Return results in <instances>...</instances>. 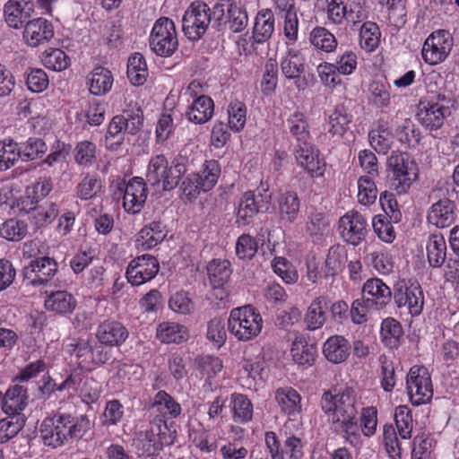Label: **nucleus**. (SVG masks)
Masks as SVG:
<instances>
[{"instance_id": "1", "label": "nucleus", "mask_w": 459, "mask_h": 459, "mask_svg": "<svg viewBox=\"0 0 459 459\" xmlns=\"http://www.w3.org/2000/svg\"><path fill=\"white\" fill-rule=\"evenodd\" d=\"M320 404L324 412L329 416L334 432L354 436L358 424L354 389L347 387L334 395L330 391L325 392Z\"/></svg>"}, {"instance_id": "2", "label": "nucleus", "mask_w": 459, "mask_h": 459, "mask_svg": "<svg viewBox=\"0 0 459 459\" xmlns=\"http://www.w3.org/2000/svg\"><path fill=\"white\" fill-rule=\"evenodd\" d=\"M186 170L183 159L175 160L173 165L169 167L166 157L160 154L150 160L146 180L152 186L162 184V189L169 191L178 185L179 179Z\"/></svg>"}, {"instance_id": "3", "label": "nucleus", "mask_w": 459, "mask_h": 459, "mask_svg": "<svg viewBox=\"0 0 459 459\" xmlns=\"http://www.w3.org/2000/svg\"><path fill=\"white\" fill-rule=\"evenodd\" d=\"M261 315L251 305L233 308L228 319V329L238 341L247 342L262 330Z\"/></svg>"}, {"instance_id": "4", "label": "nucleus", "mask_w": 459, "mask_h": 459, "mask_svg": "<svg viewBox=\"0 0 459 459\" xmlns=\"http://www.w3.org/2000/svg\"><path fill=\"white\" fill-rule=\"evenodd\" d=\"M391 188L398 194L406 193L418 178V167L408 153L393 152L387 160Z\"/></svg>"}, {"instance_id": "5", "label": "nucleus", "mask_w": 459, "mask_h": 459, "mask_svg": "<svg viewBox=\"0 0 459 459\" xmlns=\"http://www.w3.org/2000/svg\"><path fill=\"white\" fill-rule=\"evenodd\" d=\"M450 98L445 94H437L431 99L420 100L416 114L420 125L429 131H437L444 125L446 118L450 116Z\"/></svg>"}, {"instance_id": "6", "label": "nucleus", "mask_w": 459, "mask_h": 459, "mask_svg": "<svg viewBox=\"0 0 459 459\" xmlns=\"http://www.w3.org/2000/svg\"><path fill=\"white\" fill-rule=\"evenodd\" d=\"M393 299L398 308H406L411 316L421 314L424 293L417 281L399 280L393 286Z\"/></svg>"}, {"instance_id": "7", "label": "nucleus", "mask_w": 459, "mask_h": 459, "mask_svg": "<svg viewBox=\"0 0 459 459\" xmlns=\"http://www.w3.org/2000/svg\"><path fill=\"white\" fill-rule=\"evenodd\" d=\"M151 49L158 56H171L178 47L176 27L172 20L161 17L152 28L150 40Z\"/></svg>"}, {"instance_id": "8", "label": "nucleus", "mask_w": 459, "mask_h": 459, "mask_svg": "<svg viewBox=\"0 0 459 459\" xmlns=\"http://www.w3.org/2000/svg\"><path fill=\"white\" fill-rule=\"evenodd\" d=\"M210 23L212 24L211 8L204 2H195L182 18V30L188 39L196 41L204 35Z\"/></svg>"}, {"instance_id": "9", "label": "nucleus", "mask_w": 459, "mask_h": 459, "mask_svg": "<svg viewBox=\"0 0 459 459\" xmlns=\"http://www.w3.org/2000/svg\"><path fill=\"white\" fill-rule=\"evenodd\" d=\"M406 389L413 405L429 402L433 396L430 374L424 366H413L406 377Z\"/></svg>"}, {"instance_id": "10", "label": "nucleus", "mask_w": 459, "mask_h": 459, "mask_svg": "<svg viewBox=\"0 0 459 459\" xmlns=\"http://www.w3.org/2000/svg\"><path fill=\"white\" fill-rule=\"evenodd\" d=\"M51 418L56 421L65 443L82 439L91 429V420L84 414L74 417L70 413L57 411Z\"/></svg>"}, {"instance_id": "11", "label": "nucleus", "mask_w": 459, "mask_h": 459, "mask_svg": "<svg viewBox=\"0 0 459 459\" xmlns=\"http://www.w3.org/2000/svg\"><path fill=\"white\" fill-rule=\"evenodd\" d=\"M453 47V38L445 30L432 32L425 40L421 55L423 60L431 65L444 61Z\"/></svg>"}, {"instance_id": "12", "label": "nucleus", "mask_w": 459, "mask_h": 459, "mask_svg": "<svg viewBox=\"0 0 459 459\" xmlns=\"http://www.w3.org/2000/svg\"><path fill=\"white\" fill-rule=\"evenodd\" d=\"M339 231L346 243L358 246L368 233L367 219L357 211H350L340 218Z\"/></svg>"}, {"instance_id": "13", "label": "nucleus", "mask_w": 459, "mask_h": 459, "mask_svg": "<svg viewBox=\"0 0 459 459\" xmlns=\"http://www.w3.org/2000/svg\"><path fill=\"white\" fill-rule=\"evenodd\" d=\"M58 264L54 258L41 256L33 259L23 268V281L28 285L47 284L57 273Z\"/></svg>"}, {"instance_id": "14", "label": "nucleus", "mask_w": 459, "mask_h": 459, "mask_svg": "<svg viewBox=\"0 0 459 459\" xmlns=\"http://www.w3.org/2000/svg\"><path fill=\"white\" fill-rule=\"evenodd\" d=\"M160 270L158 260L145 254L134 258L128 264L126 276L133 286H140L153 279Z\"/></svg>"}, {"instance_id": "15", "label": "nucleus", "mask_w": 459, "mask_h": 459, "mask_svg": "<svg viewBox=\"0 0 459 459\" xmlns=\"http://www.w3.org/2000/svg\"><path fill=\"white\" fill-rule=\"evenodd\" d=\"M20 201L17 204L20 213L28 214L30 220L39 228L48 225L58 215V207L55 203L33 205L34 201L30 196L21 198Z\"/></svg>"}, {"instance_id": "16", "label": "nucleus", "mask_w": 459, "mask_h": 459, "mask_svg": "<svg viewBox=\"0 0 459 459\" xmlns=\"http://www.w3.org/2000/svg\"><path fill=\"white\" fill-rule=\"evenodd\" d=\"M362 293L366 306L379 310L391 302L394 291L381 279L371 278L363 284Z\"/></svg>"}, {"instance_id": "17", "label": "nucleus", "mask_w": 459, "mask_h": 459, "mask_svg": "<svg viewBox=\"0 0 459 459\" xmlns=\"http://www.w3.org/2000/svg\"><path fill=\"white\" fill-rule=\"evenodd\" d=\"M298 164L313 178H321L325 174V162L319 158V152L311 143L298 144L295 149Z\"/></svg>"}, {"instance_id": "18", "label": "nucleus", "mask_w": 459, "mask_h": 459, "mask_svg": "<svg viewBox=\"0 0 459 459\" xmlns=\"http://www.w3.org/2000/svg\"><path fill=\"white\" fill-rule=\"evenodd\" d=\"M147 198L146 183L142 178L134 177L126 185L123 206L126 212L136 214L143 207Z\"/></svg>"}, {"instance_id": "19", "label": "nucleus", "mask_w": 459, "mask_h": 459, "mask_svg": "<svg viewBox=\"0 0 459 459\" xmlns=\"http://www.w3.org/2000/svg\"><path fill=\"white\" fill-rule=\"evenodd\" d=\"M276 210L279 222L284 227H290L298 219L301 202L295 191L288 190L281 193L276 200Z\"/></svg>"}, {"instance_id": "20", "label": "nucleus", "mask_w": 459, "mask_h": 459, "mask_svg": "<svg viewBox=\"0 0 459 459\" xmlns=\"http://www.w3.org/2000/svg\"><path fill=\"white\" fill-rule=\"evenodd\" d=\"M351 104V101L337 104L328 116L327 132L332 137L341 139L350 130V126L353 121Z\"/></svg>"}, {"instance_id": "21", "label": "nucleus", "mask_w": 459, "mask_h": 459, "mask_svg": "<svg viewBox=\"0 0 459 459\" xmlns=\"http://www.w3.org/2000/svg\"><path fill=\"white\" fill-rule=\"evenodd\" d=\"M29 401L28 386L15 384L9 386L3 394L1 407L6 415L22 414V411L28 406Z\"/></svg>"}, {"instance_id": "22", "label": "nucleus", "mask_w": 459, "mask_h": 459, "mask_svg": "<svg viewBox=\"0 0 459 459\" xmlns=\"http://www.w3.org/2000/svg\"><path fill=\"white\" fill-rule=\"evenodd\" d=\"M95 335L101 344L113 347L123 344L128 338L129 333L122 323L106 320L99 325Z\"/></svg>"}, {"instance_id": "23", "label": "nucleus", "mask_w": 459, "mask_h": 459, "mask_svg": "<svg viewBox=\"0 0 459 459\" xmlns=\"http://www.w3.org/2000/svg\"><path fill=\"white\" fill-rule=\"evenodd\" d=\"M53 36V25L44 18L30 20L24 25L23 38L31 47L48 42Z\"/></svg>"}, {"instance_id": "24", "label": "nucleus", "mask_w": 459, "mask_h": 459, "mask_svg": "<svg viewBox=\"0 0 459 459\" xmlns=\"http://www.w3.org/2000/svg\"><path fill=\"white\" fill-rule=\"evenodd\" d=\"M33 3L28 0H9L4 5V18L13 29H20L29 22Z\"/></svg>"}, {"instance_id": "25", "label": "nucleus", "mask_w": 459, "mask_h": 459, "mask_svg": "<svg viewBox=\"0 0 459 459\" xmlns=\"http://www.w3.org/2000/svg\"><path fill=\"white\" fill-rule=\"evenodd\" d=\"M455 204L450 199H440L431 205L427 219L429 223L437 228L449 227L455 221Z\"/></svg>"}, {"instance_id": "26", "label": "nucleus", "mask_w": 459, "mask_h": 459, "mask_svg": "<svg viewBox=\"0 0 459 459\" xmlns=\"http://www.w3.org/2000/svg\"><path fill=\"white\" fill-rule=\"evenodd\" d=\"M351 344L349 341L342 335H333L329 337L323 345V354L325 358L333 364L344 362L350 356Z\"/></svg>"}, {"instance_id": "27", "label": "nucleus", "mask_w": 459, "mask_h": 459, "mask_svg": "<svg viewBox=\"0 0 459 459\" xmlns=\"http://www.w3.org/2000/svg\"><path fill=\"white\" fill-rule=\"evenodd\" d=\"M282 74L289 80H299L305 70V58L298 49L288 48L280 62Z\"/></svg>"}, {"instance_id": "28", "label": "nucleus", "mask_w": 459, "mask_h": 459, "mask_svg": "<svg viewBox=\"0 0 459 459\" xmlns=\"http://www.w3.org/2000/svg\"><path fill=\"white\" fill-rule=\"evenodd\" d=\"M275 28V18L271 9H264L257 13L253 28V39L256 43H264L273 36Z\"/></svg>"}, {"instance_id": "29", "label": "nucleus", "mask_w": 459, "mask_h": 459, "mask_svg": "<svg viewBox=\"0 0 459 459\" xmlns=\"http://www.w3.org/2000/svg\"><path fill=\"white\" fill-rule=\"evenodd\" d=\"M264 212L255 203V195L252 191L245 192L238 204L236 223L238 226L250 224L255 214Z\"/></svg>"}, {"instance_id": "30", "label": "nucleus", "mask_w": 459, "mask_h": 459, "mask_svg": "<svg viewBox=\"0 0 459 459\" xmlns=\"http://www.w3.org/2000/svg\"><path fill=\"white\" fill-rule=\"evenodd\" d=\"M290 352L295 363L302 367L313 366L317 355L316 347L300 336L293 341Z\"/></svg>"}, {"instance_id": "31", "label": "nucleus", "mask_w": 459, "mask_h": 459, "mask_svg": "<svg viewBox=\"0 0 459 459\" xmlns=\"http://www.w3.org/2000/svg\"><path fill=\"white\" fill-rule=\"evenodd\" d=\"M75 307L76 299L71 293L65 290L51 292L45 299V307L48 311L60 315L72 313Z\"/></svg>"}, {"instance_id": "32", "label": "nucleus", "mask_w": 459, "mask_h": 459, "mask_svg": "<svg viewBox=\"0 0 459 459\" xmlns=\"http://www.w3.org/2000/svg\"><path fill=\"white\" fill-rule=\"evenodd\" d=\"M328 299L326 297L320 296L316 298L307 308L304 317V322L308 330H316L321 328L325 320Z\"/></svg>"}, {"instance_id": "33", "label": "nucleus", "mask_w": 459, "mask_h": 459, "mask_svg": "<svg viewBox=\"0 0 459 459\" xmlns=\"http://www.w3.org/2000/svg\"><path fill=\"white\" fill-rule=\"evenodd\" d=\"M213 107V101L210 97L206 95L198 96L188 108L186 117L189 121L195 124L205 123L212 117Z\"/></svg>"}, {"instance_id": "34", "label": "nucleus", "mask_w": 459, "mask_h": 459, "mask_svg": "<svg viewBox=\"0 0 459 459\" xmlns=\"http://www.w3.org/2000/svg\"><path fill=\"white\" fill-rule=\"evenodd\" d=\"M157 338L164 343H181L187 340L185 326L174 322H163L157 327Z\"/></svg>"}, {"instance_id": "35", "label": "nucleus", "mask_w": 459, "mask_h": 459, "mask_svg": "<svg viewBox=\"0 0 459 459\" xmlns=\"http://www.w3.org/2000/svg\"><path fill=\"white\" fill-rule=\"evenodd\" d=\"M207 273L213 288H221L228 282L232 269L228 260L213 259L207 265Z\"/></svg>"}, {"instance_id": "36", "label": "nucleus", "mask_w": 459, "mask_h": 459, "mask_svg": "<svg viewBox=\"0 0 459 459\" xmlns=\"http://www.w3.org/2000/svg\"><path fill=\"white\" fill-rule=\"evenodd\" d=\"M113 76L111 72L104 67H97L91 74L89 91L96 96L105 95L111 90Z\"/></svg>"}, {"instance_id": "37", "label": "nucleus", "mask_w": 459, "mask_h": 459, "mask_svg": "<svg viewBox=\"0 0 459 459\" xmlns=\"http://www.w3.org/2000/svg\"><path fill=\"white\" fill-rule=\"evenodd\" d=\"M127 78L134 85H143L148 76V69L145 59L141 53H134L128 58Z\"/></svg>"}, {"instance_id": "38", "label": "nucleus", "mask_w": 459, "mask_h": 459, "mask_svg": "<svg viewBox=\"0 0 459 459\" xmlns=\"http://www.w3.org/2000/svg\"><path fill=\"white\" fill-rule=\"evenodd\" d=\"M232 417L235 422L246 423L252 420L253 404L247 395L234 393L230 396Z\"/></svg>"}, {"instance_id": "39", "label": "nucleus", "mask_w": 459, "mask_h": 459, "mask_svg": "<svg viewBox=\"0 0 459 459\" xmlns=\"http://www.w3.org/2000/svg\"><path fill=\"white\" fill-rule=\"evenodd\" d=\"M287 125L290 134L299 142V144L308 143L310 133L306 115L295 111L287 118Z\"/></svg>"}, {"instance_id": "40", "label": "nucleus", "mask_w": 459, "mask_h": 459, "mask_svg": "<svg viewBox=\"0 0 459 459\" xmlns=\"http://www.w3.org/2000/svg\"><path fill=\"white\" fill-rule=\"evenodd\" d=\"M427 256L430 266L441 267L446 257V244L442 235L433 234L427 244Z\"/></svg>"}, {"instance_id": "41", "label": "nucleus", "mask_w": 459, "mask_h": 459, "mask_svg": "<svg viewBox=\"0 0 459 459\" xmlns=\"http://www.w3.org/2000/svg\"><path fill=\"white\" fill-rule=\"evenodd\" d=\"M381 339L389 349H395L400 345L403 335L402 325L392 317H387L381 324Z\"/></svg>"}, {"instance_id": "42", "label": "nucleus", "mask_w": 459, "mask_h": 459, "mask_svg": "<svg viewBox=\"0 0 459 459\" xmlns=\"http://www.w3.org/2000/svg\"><path fill=\"white\" fill-rule=\"evenodd\" d=\"M126 119L123 116H115L108 124L105 135V145L109 150H117L124 142Z\"/></svg>"}, {"instance_id": "43", "label": "nucleus", "mask_w": 459, "mask_h": 459, "mask_svg": "<svg viewBox=\"0 0 459 459\" xmlns=\"http://www.w3.org/2000/svg\"><path fill=\"white\" fill-rule=\"evenodd\" d=\"M275 399L282 411L288 415H294L301 410L300 395L291 387L276 390Z\"/></svg>"}, {"instance_id": "44", "label": "nucleus", "mask_w": 459, "mask_h": 459, "mask_svg": "<svg viewBox=\"0 0 459 459\" xmlns=\"http://www.w3.org/2000/svg\"><path fill=\"white\" fill-rule=\"evenodd\" d=\"M359 45L362 49L372 52L380 43L381 31L374 22H365L359 27Z\"/></svg>"}, {"instance_id": "45", "label": "nucleus", "mask_w": 459, "mask_h": 459, "mask_svg": "<svg viewBox=\"0 0 459 459\" xmlns=\"http://www.w3.org/2000/svg\"><path fill=\"white\" fill-rule=\"evenodd\" d=\"M71 355L77 359L78 367L82 369H91L92 344L89 340L82 338L74 340L67 345Z\"/></svg>"}, {"instance_id": "46", "label": "nucleus", "mask_w": 459, "mask_h": 459, "mask_svg": "<svg viewBox=\"0 0 459 459\" xmlns=\"http://www.w3.org/2000/svg\"><path fill=\"white\" fill-rule=\"evenodd\" d=\"M25 421L24 414L7 415L6 418L0 420V444L14 437L22 429Z\"/></svg>"}, {"instance_id": "47", "label": "nucleus", "mask_w": 459, "mask_h": 459, "mask_svg": "<svg viewBox=\"0 0 459 459\" xmlns=\"http://www.w3.org/2000/svg\"><path fill=\"white\" fill-rule=\"evenodd\" d=\"M39 431L42 442L47 446L56 448L65 444L59 428L51 417L42 421Z\"/></svg>"}, {"instance_id": "48", "label": "nucleus", "mask_w": 459, "mask_h": 459, "mask_svg": "<svg viewBox=\"0 0 459 459\" xmlns=\"http://www.w3.org/2000/svg\"><path fill=\"white\" fill-rule=\"evenodd\" d=\"M397 140L409 148L418 146L421 140V134L419 128L411 119H405L403 123L395 129Z\"/></svg>"}, {"instance_id": "49", "label": "nucleus", "mask_w": 459, "mask_h": 459, "mask_svg": "<svg viewBox=\"0 0 459 459\" xmlns=\"http://www.w3.org/2000/svg\"><path fill=\"white\" fill-rule=\"evenodd\" d=\"M347 17L344 22L351 29H355L363 22H368L369 13L361 0H347Z\"/></svg>"}, {"instance_id": "50", "label": "nucleus", "mask_w": 459, "mask_h": 459, "mask_svg": "<svg viewBox=\"0 0 459 459\" xmlns=\"http://www.w3.org/2000/svg\"><path fill=\"white\" fill-rule=\"evenodd\" d=\"M227 14L229 16L227 31L239 33L247 28L248 24L247 12L240 4L235 3L234 5H230Z\"/></svg>"}, {"instance_id": "51", "label": "nucleus", "mask_w": 459, "mask_h": 459, "mask_svg": "<svg viewBox=\"0 0 459 459\" xmlns=\"http://www.w3.org/2000/svg\"><path fill=\"white\" fill-rule=\"evenodd\" d=\"M19 144L13 139L0 141V171L12 168L19 160Z\"/></svg>"}, {"instance_id": "52", "label": "nucleus", "mask_w": 459, "mask_h": 459, "mask_svg": "<svg viewBox=\"0 0 459 459\" xmlns=\"http://www.w3.org/2000/svg\"><path fill=\"white\" fill-rule=\"evenodd\" d=\"M48 147L41 138L30 137L19 145L20 158L24 161L33 160L42 157Z\"/></svg>"}, {"instance_id": "53", "label": "nucleus", "mask_w": 459, "mask_h": 459, "mask_svg": "<svg viewBox=\"0 0 459 459\" xmlns=\"http://www.w3.org/2000/svg\"><path fill=\"white\" fill-rule=\"evenodd\" d=\"M41 61L46 68L60 72L68 67L70 58L60 48H48L42 54Z\"/></svg>"}, {"instance_id": "54", "label": "nucleus", "mask_w": 459, "mask_h": 459, "mask_svg": "<svg viewBox=\"0 0 459 459\" xmlns=\"http://www.w3.org/2000/svg\"><path fill=\"white\" fill-rule=\"evenodd\" d=\"M200 177L201 187L203 192L210 191L216 185L221 175V166L215 160H206L201 173H197Z\"/></svg>"}, {"instance_id": "55", "label": "nucleus", "mask_w": 459, "mask_h": 459, "mask_svg": "<svg viewBox=\"0 0 459 459\" xmlns=\"http://www.w3.org/2000/svg\"><path fill=\"white\" fill-rule=\"evenodd\" d=\"M311 44L323 51L331 52L337 46V40L333 33L324 27H316L310 33Z\"/></svg>"}, {"instance_id": "56", "label": "nucleus", "mask_w": 459, "mask_h": 459, "mask_svg": "<svg viewBox=\"0 0 459 459\" xmlns=\"http://www.w3.org/2000/svg\"><path fill=\"white\" fill-rule=\"evenodd\" d=\"M434 443V438L429 433L416 435L413 438L411 459H430Z\"/></svg>"}, {"instance_id": "57", "label": "nucleus", "mask_w": 459, "mask_h": 459, "mask_svg": "<svg viewBox=\"0 0 459 459\" xmlns=\"http://www.w3.org/2000/svg\"><path fill=\"white\" fill-rule=\"evenodd\" d=\"M388 215L377 214L372 218V227L377 237L385 243H392L395 238V232L392 221Z\"/></svg>"}, {"instance_id": "58", "label": "nucleus", "mask_w": 459, "mask_h": 459, "mask_svg": "<svg viewBox=\"0 0 459 459\" xmlns=\"http://www.w3.org/2000/svg\"><path fill=\"white\" fill-rule=\"evenodd\" d=\"M235 3L236 2L232 0H221V2L216 3L211 9L212 28H214L217 31L222 33L227 31L229 20L227 10H229L230 5H234Z\"/></svg>"}, {"instance_id": "59", "label": "nucleus", "mask_w": 459, "mask_h": 459, "mask_svg": "<svg viewBox=\"0 0 459 459\" xmlns=\"http://www.w3.org/2000/svg\"><path fill=\"white\" fill-rule=\"evenodd\" d=\"M27 234V224L20 220L9 219L0 227V237L9 241H19Z\"/></svg>"}, {"instance_id": "60", "label": "nucleus", "mask_w": 459, "mask_h": 459, "mask_svg": "<svg viewBox=\"0 0 459 459\" xmlns=\"http://www.w3.org/2000/svg\"><path fill=\"white\" fill-rule=\"evenodd\" d=\"M278 82V63L274 58H269L264 69L261 81V90L264 95H271L276 88Z\"/></svg>"}, {"instance_id": "61", "label": "nucleus", "mask_w": 459, "mask_h": 459, "mask_svg": "<svg viewBox=\"0 0 459 459\" xmlns=\"http://www.w3.org/2000/svg\"><path fill=\"white\" fill-rule=\"evenodd\" d=\"M155 419L157 420L154 421L151 435L154 436L156 432L159 438L156 444L158 448L161 450L163 446H171L175 443L177 439V432L175 429H171V428L168 426L167 422L161 420L160 417H156Z\"/></svg>"}, {"instance_id": "62", "label": "nucleus", "mask_w": 459, "mask_h": 459, "mask_svg": "<svg viewBox=\"0 0 459 459\" xmlns=\"http://www.w3.org/2000/svg\"><path fill=\"white\" fill-rule=\"evenodd\" d=\"M246 105L238 100L231 101L228 107L229 126L235 132L242 130L247 121Z\"/></svg>"}, {"instance_id": "63", "label": "nucleus", "mask_w": 459, "mask_h": 459, "mask_svg": "<svg viewBox=\"0 0 459 459\" xmlns=\"http://www.w3.org/2000/svg\"><path fill=\"white\" fill-rule=\"evenodd\" d=\"M358 201L359 204L369 205L375 203L377 189L370 177L361 176L358 180Z\"/></svg>"}, {"instance_id": "64", "label": "nucleus", "mask_w": 459, "mask_h": 459, "mask_svg": "<svg viewBox=\"0 0 459 459\" xmlns=\"http://www.w3.org/2000/svg\"><path fill=\"white\" fill-rule=\"evenodd\" d=\"M394 421L400 437L403 439L410 438L412 430V416L407 406L396 407Z\"/></svg>"}]
</instances>
